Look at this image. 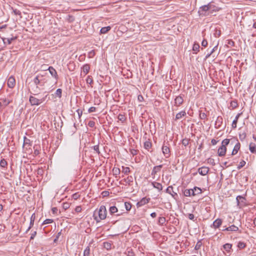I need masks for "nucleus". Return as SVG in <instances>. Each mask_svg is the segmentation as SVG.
Masks as SVG:
<instances>
[{
	"label": "nucleus",
	"instance_id": "obj_11",
	"mask_svg": "<svg viewBox=\"0 0 256 256\" xmlns=\"http://www.w3.org/2000/svg\"><path fill=\"white\" fill-rule=\"evenodd\" d=\"M150 200V198H143L140 201H139L136 205L138 206H142L148 204Z\"/></svg>",
	"mask_w": 256,
	"mask_h": 256
},
{
	"label": "nucleus",
	"instance_id": "obj_51",
	"mask_svg": "<svg viewBox=\"0 0 256 256\" xmlns=\"http://www.w3.org/2000/svg\"><path fill=\"white\" fill-rule=\"evenodd\" d=\"M112 171L114 175L118 174L120 173V170L118 168H114Z\"/></svg>",
	"mask_w": 256,
	"mask_h": 256
},
{
	"label": "nucleus",
	"instance_id": "obj_1",
	"mask_svg": "<svg viewBox=\"0 0 256 256\" xmlns=\"http://www.w3.org/2000/svg\"><path fill=\"white\" fill-rule=\"evenodd\" d=\"M106 206H101L98 211H94V219L97 222H100L101 220H104L106 218Z\"/></svg>",
	"mask_w": 256,
	"mask_h": 256
},
{
	"label": "nucleus",
	"instance_id": "obj_50",
	"mask_svg": "<svg viewBox=\"0 0 256 256\" xmlns=\"http://www.w3.org/2000/svg\"><path fill=\"white\" fill-rule=\"evenodd\" d=\"M54 222L52 219H46L42 223V224H51Z\"/></svg>",
	"mask_w": 256,
	"mask_h": 256
},
{
	"label": "nucleus",
	"instance_id": "obj_64",
	"mask_svg": "<svg viewBox=\"0 0 256 256\" xmlns=\"http://www.w3.org/2000/svg\"><path fill=\"white\" fill-rule=\"evenodd\" d=\"M188 218L189 219L191 220H193L194 219V215L192 214H189L188 215Z\"/></svg>",
	"mask_w": 256,
	"mask_h": 256
},
{
	"label": "nucleus",
	"instance_id": "obj_22",
	"mask_svg": "<svg viewBox=\"0 0 256 256\" xmlns=\"http://www.w3.org/2000/svg\"><path fill=\"white\" fill-rule=\"evenodd\" d=\"M16 37L15 36V37H12V38H2V40L4 41V44H6V42H7L8 44H10L12 42L16 40Z\"/></svg>",
	"mask_w": 256,
	"mask_h": 256
},
{
	"label": "nucleus",
	"instance_id": "obj_42",
	"mask_svg": "<svg viewBox=\"0 0 256 256\" xmlns=\"http://www.w3.org/2000/svg\"><path fill=\"white\" fill-rule=\"evenodd\" d=\"M62 90L60 88H58L56 90V92L55 93L56 95L58 96V98L62 97Z\"/></svg>",
	"mask_w": 256,
	"mask_h": 256
},
{
	"label": "nucleus",
	"instance_id": "obj_19",
	"mask_svg": "<svg viewBox=\"0 0 256 256\" xmlns=\"http://www.w3.org/2000/svg\"><path fill=\"white\" fill-rule=\"evenodd\" d=\"M184 194L186 196H194V191L192 189L185 190L184 192Z\"/></svg>",
	"mask_w": 256,
	"mask_h": 256
},
{
	"label": "nucleus",
	"instance_id": "obj_28",
	"mask_svg": "<svg viewBox=\"0 0 256 256\" xmlns=\"http://www.w3.org/2000/svg\"><path fill=\"white\" fill-rule=\"evenodd\" d=\"M90 66L88 64H84L82 67L83 72L85 74H86L90 70Z\"/></svg>",
	"mask_w": 256,
	"mask_h": 256
},
{
	"label": "nucleus",
	"instance_id": "obj_35",
	"mask_svg": "<svg viewBox=\"0 0 256 256\" xmlns=\"http://www.w3.org/2000/svg\"><path fill=\"white\" fill-rule=\"evenodd\" d=\"M122 172L124 173V174H128L130 172V169L128 167L122 166Z\"/></svg>",
	"mask_w": 256,
	"mask_h": 256
},
{
	"label": "nucleus",
	"instance_id": "obj_27",
	"mask_svg": "<svg viewBox=\"0 0 256 256\" xmlns=\"http://www.w3.org/2000/svg\"><path fill=\"white\" fill-rule=\"evenodd\" d=\"M194 191V196H196L198 194H200L202 192V190L200 188L195 186L193 189H192Z\"/></svg>",
	"mask_w": 256,
	"mask_h": 256
},
{
	"label": "nucleus",
	"instance_id": "obj_23",
	"mask_svg": "<svg viewBox=\"0 0 256 256\" xmlns=\"http://www.w3.org/2000/svg\"><path fill=\"white\" fill-rule=\"evenodd\" d=\"M124 182L126 183V184L130 186L132 184V182H133V178L132 176H128L126 178L124 179Z\"/></svg>",
	"mask_w": 256,
	"mask_h": 256
},
{
	"label": "nucleus",
	"instance_id": "obj_55",
	"mask_svg": "<svg viewBox=\"0 0 256 256\" xmlns=\"http://www.w3.org/2000/svg\"><path fill=\"white\" fill-rule=\"evenodd\" d=\"M61 234H62V232H61V231L58 233V234H57V235H56V238H55L54 239V242H56L58 241V239L59 237L60 236V235H61Z\"/></svg>",
	"mask_w": 256,
	"mask_h": 256
},
{
	"label": "nucleus",
	"instance_id": "obj_18",
	"mask_svg": "<svg viewBox=\"0 0 256 256\" xmlns=\"http://www.w3.org/2000/svg\"><path fill=\"white\" fill-rule=\"evenodd\" d=\"M249 150L252 154H256V144L250 142L249 145Z\"/></svg>",
	"mask_w": 256,
	"mask_h": 256
},
{
	"label": "nucleus",
	"instance_id": "obj_14",
	"mask_svg": "<svg viewBox=\"0 0 256 256\" xmlns=\"http://www.w3.org/2000/svg\"><path fill=\"white\" fill-rule=\"evenodd\" d=\"M222 220L220 218H217L212 224L213 228H218L222 225Z\"/></svg>",
	"mask_w": 256,
	"mask_h": 256
},
{
	"label": "nucleus",
	"instance_id": "obj_15",
	"mask_svg": "<svg viewBox=\"0 0 256 256\" xmlns=\"http://www.w3.org/2000/svg\"><path fill=\"white\" fill-rule=\"evenodd\" d=\"M162 167V164L154 166L153 168V170H152V176L156 175L157 174V172L160 171Z\"/></svg>",
	"mask_w": 256,
	"mask_h": 256
},
{
	"label": "nucleus",
	"instance_id": "obj_59",
	"mask_svg": "<svg viewBox=\"0 0 256 256\" xmlns=\"http://www.w3.org/2000/svg\"><path fill=\"white\" fill-rule=\"evenodd\" d=\"M208 45V42L206 40H204L202 42V46L206 47Z\"/></svg>",
	"mask_w": 256,
	"mask_h": 256
},
{
	"label": "nucleus",
	"instance_id": "obj_54",
	"mask_svg": "<svg viewBox=\"0 0 256 256\" xmlns=\"http://www.w3.org/2000/svg\"><path fill=\"white\" fill-rule=\"evenodd\" d=\"M88 126L90 128H93L95 126V122L94 121L90 120L88 122Z\"/></svg>",
	"mask_w": 256,
	"mask_h": 256
},
{
	"label": "nucleus",
	"instance_id": "obj_8",
	"mask_svg": "<svg viewBox=\"0 0 256 256\" xmlns=\"http://www.w3.org/2000/svg\"><path fill=\"white\" fill-rule=\"evenodd\" d=\"M209 172V168L206 166H202L198 169V173L202 176H206Z\"/></svg>",
	"mask_w": 256,
	"mask_h": 256
},
{
	"label": "nucleus",
	"instance_id": "obj_38",
	"mask_svg": "<svg viewBox=\"0 0 256 256\" xmlns=\"http://www.w3.org/2000/svg\"><path fill=\"white\" fill-rule=\"evenodd\" d=\"M90 253V248L87 246L84 250V256H89Z\"/></svg>",
	"mask_w": 256,
	"mask_h": 256
},
{
	"label": "nucleus",
	"instance_id": "obj_41",
	"mask_svg": "<svg viewBox=\"0 0 256 256\" xmlns=\"http://www.w3.org/2000/svg\"><path fill=\"white\" fill-rule=\"evenodd\" d=\"M125 208L126 210L128 211L131 209L132 204L130 202H124Z\"/></svg>",
	"mask_w": 256,
	"mask_h": 256
},
{
	"label": "nucleus",
	"instance_id": "obj_61",
	"mask_svg": "<svg viewBox=\"0 0 256 256\" xmlns=\"http://www.w3.org/2000/svg\"><path fill=\"white\" fill-rule=\"evenodd\" d=\"M75 210L77 212H80L82 211V208L80 206H78L76 208Z\"/></svg>",
	"mask_w": 256,
	"mask_h": 256
},
{
	"label": "nucleus",
	"instance_id": "obj_34",
	"mask_svg": "<svg viewBox=\"0 0 256 256\" xmlns=\"http://www.w3.org/2000/svg\"><path fill=\"white\" fill-rule=\"evenodd\" d=\"M48 70H49L50 72V73L52 76H56V72L55 70V69L52 67H50Z\"/></svg>",
	"mask_w": 256,
	"mask_h": 256
},
{
	"label": "nucleus",
	"instance_id": "obj_4",
	"mask_svg": "<svg viewBox=\"0 0 256 256\" xmlns=\"http://www.w3.org/2000/svg\"><path fill=\"white\" fill-rule=\"evenodd\" d=\"M28 141H30L29 140L27 139L26 137L24 138V142L23 145V148L24 150V153L26 155V157L28 156L30 158L31 155L32 154V150L30 148V144H28Z\"/></svg>",
	"mask_w": 256,
	"mask_h": 256
},
{
	"label": "nucleus",
	"instance_id": "obj_40",
	"mask_svg": "<svg viewBox=\"0 0 256 256\" xmlns=\"http://www.w3.org/2000/svg\"><path fill=\"white\" fill-rule=\"evenodd\" d=\"M118 119L119 120L121 121L122 122H124L126 120V117L124 114H119L118 116Z\"/></svg>",
	"mask_w": 256,
	"mask_h": 256
},
{
	"label": "nucleus",
	"instance_id": "obj_6",
	"mask_svg": "<svg viewBox=\"0 0 256 256\" xmlns=\"http://www.w3.org/2000/svg\"><path fill=\"white\" fill-rule=\"evenodd\" d=\"M237 204L238 206H242L246 205V199L241 196H238L236 198Z\"/></svg>",
	"mask_w": 256,
	"mask_h": 256
},
{
	"label": "nucleus",
	"instance_id": "obj_29",
	"mask_svg": "<svg viewBox=\"0 0 256 256\" xmlns=\"http://www.w3.org/2000/svg\"><path fill=\"white\" fill-rule=\"evenodd\" d=\"M0 102H2V106L4 107L7 106L10 103V100L6 98L0 99Z\"/></svg>",
	"mask_w": 256,
	"mask_h": 256
},
{
	"label": "nucleus",
	"instance_id": "obj_57",
	"mask_svg": "<svg viewBox=\"0 0 256 256\" xmlns=\"http://www.w3.org/2000/svg\"><path fill=\"white\" fill-rule=\"evenodd\" d=\"M130 152L133 156H135L137 154L138 151L137 150L132 148L130 150Z\"/></svg>",
	"mask_w": 256,
	"mask_h": 256
},
{
	"label": "nucleus",
	"instance_id": "obj_33",
	"mask_svg": "<svg viewBox=\"0 0 256 256\" xmlns=\"http://www.w3.org/2000/svg\"><path fill=\"white\" fill-rule=\"evenodd\" d=\"M8 165L7 162L4 159L1 160L0 162V166L2 168H6Z\"/></svg>",
	"mask_w": 256,
	"mask_h": 256
},
{
	"label": "nucleus",
	"instance_id": "obj_53",
	"mask_svg": "<svg viewBox=\"0 0 256 256\" xmlns=\"http://www.w3.org/2000/svg\"><path fill=\"white\" fill-rule=\"evenodd\" d=\"M218 48V46H216L206 56V58L209 57Z\"/></svg>",
	"mask_w": 256,
	"mask_h": 256
},
{
	"label": "nucleus",
	"instance_id": "obj_17",
	"mask_svg": "<svg viewBox=\"0 0 256 256\" xmlns=\"http://www.w3.org/2000/svg\"><path fill=\"white\" fill-rule=\"evenodd\" d=\"M238 230V227L234 225H232L231 226L222 230H224V231L226 230V231H230V232H236Z\"/></svg>",
	"mask_w": 256,
	"mask_h": 256
},
{
	"label": "nucleus",
	"instance_id": "obj_60",
	"mask_svg": "<svg viewBox=\"0 0 256 256\" xmlns=\"http://www.w3.org/2000/svg\"><path fill=\"white\" fill-rule=\"evenodd\" d=\"M77 112H78V118H80L81 116H82V111L80 109H78L77 110H76Z\"/></svg>",
	"mask_w": 256,
	"mask_h": 256
},
{
	"label": "nucleus",
	"instance_id": "obj_3",
	"mask_svg": "<svg viewBox=\"0 0 256 256\" xmlns=\"http://www.w3.org/2000/svg\"><path fill=\"white\" fill-rule=\"evenodd\" d=\"M214 7V5L210 2L208 4L200 6L199 8L198 12L200 15L206 16V12L208 11L214 10L212 9Z\"/></svg>",
	"mask_w": 256,
	"mask_h": 256
},
{
	"label": "nucleus",
	"instance_id": "obj_39",
	"mask_svg": "<svg viewBox=\"0 0 256 256\" xmlns=\"http://www.w3.org/2000/svg\"><path fill=\"white\" fill-rule=\"evenodd\" d=\"M238 106V104L236 101H232L230 104V107H231L232 109L236 108Z\"/></svg>",
	"mask_w": 256,
	"mask_h": 256
},
{
	"label": "nucleus",
	"instance_id": "obj_43",
	"mask_svg": "<svg viewBox=\"0 0 256 256\" xmlns=\"http://www.w3.org/2000/svg\"><path fill=\"white\" fill-rule=\"evenodd\" d=\"M166 222V218L164 217H160L158 218V223L162 225L164 224Z\"/></svg>",
	"mask_w": 256,
	"mask_h": 256
},
{
	"label": "nucleus",
	"instance_id": "obj_5",
	"mask_svg": "<svg viewBox=\"0 0 256 256\" xmlns=\"http://www.w3.org/2000/svg\"><path fill=\"white\" fill-rule=\"evenodd\" d=\"M44 92V84H40L38 85H33V94L39 95Z\"/></svg>",
	"mask_w": 256,
	"mask_h": 256
},
{
	"label": "nucleus",
	"instance_id": "obj_45",
	"mask_svg": "<svg viewBox=\"0 0 256 256\" xmlns=\"http://www.w3.org/2000/svg\"><path fill=\"white\" fill-rule=\"evenodd\" d=\"M189 144V140L188 138H184L182 140V144L185 146H187Z\"/></svg>",
	"mask_w": 256,
	"mask_h": 256
},
{
	"label": "nucleus",
	"instance_id": "obj_30",
	"mask_svg": "<svg viewBox=\"0 0 256 256\" xmlns=\"http://www.w3.org/2000/svg\"><path fill=\"white\" fill-rule=\"evenodd\" d=\"M111 214H113L118 212V208L115 206H110L109 210Z\"/></svg>",
	"mask_w": 256,
	"mask_h": 256
},
{
	"label": "nucleus",
	"instance_id": "obj_47",
	"mask_svg": "<svg viewBox=\"0 0 256 256\" xmlns=\"http://www.w3.org/2000/svg\"><path fill=\"white\" fill-rule=\"evenodd\" d=\"M238 246L240 248H244L246 247V244H245V243H244V242H240L238 243Z\"/></svg>",
	"mask_w": 256,
	"mask_h": 256
},
{
	"label": "nucleus",
	"instance_id": "obj_2",
	"mask_svg": "<svg viewBox=\"0 0 256 256\" xmlns=\"http://www.w3.org/2000/svg\"><path fill=\"white\" fill-rule=\"evenodd\" d=\"M230 142V140L226 138L222 142V146L218 148V154L219 156H224L226 155V146Z\"/></svg>",
	"mask_w": 256,
	"mask_h": 256
},
{
	"label": "nucleus",
	"instance_id": "obj_12",
	"mask_svg": "<svg viewBox=\"0 0 256 256\" xmlns=\"http://www.w3.org/2000/svg\"><path fill=\"white\" fill-rule=\"evenodd\" d=\"M184 102V100L182 96H178L174 100V104L175 105L177 106H180Z\"/></svg>",
	"mask_w": 256,
	"mask_h": 256
},
{
	"label": "nucleus",
	"instance_id": "obj_36",
	"mask_svg": "<svg viewBox=\"0 0 256 256\" xmlns=\"http://www.w3.org/2000/svg\"><path fill=\"white\" fill-rule=\"evenodd\" d=\"M199 48H200L199 44L194 43L193 45L192 50L194 52H197L199 51Z\"/></svg>",
	"mask_w": 256,
	"mask_h": 256
},
{
	"label": "nucleus",
	"instance_id": "obj_9",
	"mask_svg": "<svg viewBox=\"0 0 256 256\" xmlns=\"http://www.w3.org/2000/svg\"><path fill=\"white\" fill-rule=\"evenodd\" d=\"M16 84V80L12 76H10L8 80V86L10 88H13Z\"/></svg>",
	"mask_w": 256,
	"mask_h": 256
},
{
	"label": "nucleus",
	"instance_id": "obj_24",
	"mask_svg": "<svg viewBox=\"0 0 256 256\" xmlns=\"http://www.w3.org/2000/svg\"><path fill=\"white\" fill-rule=\"evenodd\" d=\"M186 115V112L185 111H182L178 113L176 116V120H179L182 117Z\"/></svg>",
	"mask_w": 256,
	"mask_h": 256
},
{
	"label": "nucleus",
	"instance_id": "obj_26",
	"mask_svg": "<svg viewBox=\"0 0 256 256\" xmlns=\"http://www.w3.org/2000/svg\"><path fill=\"white\" fill-rule=\"evenodd\" d=\"M232 245L230 244H226L223 246L224 249L228 252H230Z\"/></svg>",
	"mask_w": 256,
	"mask_h": 256
},
{
	"label": "nucleus",
	"instance_id": "obj_31",
	"mask_svg": "<svg viewBox=\"0 0 256 256\" xmlns=\"http://www.w3.org/2000/svg\"><path fill=\"white\" fill-rule=\"evenodd\" d=\"M32 80L30 78H28L26 81V85L28 86V91L30 92V87L31 86Z\"/></svg>",
	"mask_w": 256,
	"mask_h": 256
},
{
	"label": "nucleus",
	"instance_id": "obj_58",
	"mask_svg": "<svg viewBox=\"0 0 256 256\" xmlns=\"http://www.w3.org/2000/svg\"><path fill=\"white\" fill-rule=\"evenodd\" d=\"M200 116L201 119H205L206 118V115L205 114V113H200Z\"/></svg>",
	"mask_w": 256,
	"mask_h": 256
},
{
	"label": "nucleus",
	"instance_id": "obj_52",
	"mask_svg": "<svg viewBox=\"0 0 256 256\" xmlns=\"http://www.w3.org/2000/svg\"><path fill=\"white\" fill-rule=\"evenodd\" d=\"M240 138L241 140H243L246 137V134L244 132H243L242 134H239Z\"/></svg>",
	"mask_w": 256,
	"mask_h": 256
},
{
	"label": "nucleus",
	"instance_id": "obj_32",
	"mask_svg": "<svg viewBox=\"0 0 256 256\" xmlns=\"http://www.w3.org/2000/svg\"><path fill=\"white\" fill-rule=\"evenodd\" d=\"M152 146V143L150 142L146 141L144 143V147L146 149L149 150Z\"/></svg>",
	"mask_w": 256,
	"mask_h": 256
},
{
	"label": "nucleus",
	"instance_id": "obj_49",
	"mask_svg": "<svg viewBox=\"0 0 256 256\" xmlns=\"http://www.w3.org/2000/svg\"><path fill=\"white\" fill-rule=\"evenodd\" d=\"M92 148H93L94 150H95L98 154H100V151L99 150V146L98 144L92 147Z\"/></svg>",
	"mask_w": 256,
	"mask_h": 256
},
{
	"label": "nucleus",
	"instance_id": "obj_63",
	"mask_svg": "<svg viewBox=\"0 0 256 256\" xmlns=\"http://www.w3.org/2000/svg\"><path fill=\"white\" fill-rule=\"evenodd\" d=\"M126 254L128 256H134V254L132 250L128 251Z\"/></svg>",
	"mask_w": 256,
	"mask_h": 256
},
{
	"label": "nucleus",
	"instance_id": "obj_56",
	"mask_svg": "<svg viewBox=\"0 0 256 256\" xmlns=\"http://www.w3.org/2000/svg\"><path fill=\"white\" fill-rule=\"evenodd\" d=\"M96 110V108L94 106H92L90 108H89V109L88 110V112L89 113H90V112H95Z\"/></svg>",
	"mask_w": 256,
	"mask_h": 256
},
{
	"label": "nucleus",
	"instance_id": "obj_48",
	"mask_svg": "<svg viewBox=\"0 0 256 256\" xmlns=\"http://www.w3.org/2000/svg\"><path fill=\"white\" fill-rule=\"evenodd\" d=\"M202 244V242L200 241H198L196 244V246L194 248L195 250H199Z\"/></svg>",
	"mask_w": 256,
	"mask_h": 256
},
{
	"label": "nucleus",
	"instance_id": "obj_13",
	"mask_svg": "<svg viewBox=\"0 0 256 256\" xmlns=\"http://www.w3.org/2000/svg\"><path fill=\"white\" fill-rule=\"evenodd\" d=\"M40 98H37L33 97V105H38L42 103L44 99V95L40 96Z\"/></svg>",
	"mask_w": 256,
	"mask_h": 256
},
{
	"label": "nucleus",
	"instance_id": "obj_62",
	"mask_svg": "<svg viewBox=\"0 0 256 256\" xmlns=\"http://www.w3.org/2000/svg\"><path fill=\"white\" fill-rule=\"evenodd\" d=\"M104 244V247L106 248L107 249H108V248H110V246H111L110 244L108 242H106Z\"/></svg>",
	"mask_w": 256,
	"mask_h": 256
},
{
	"label": "nucleus",
	"instance_id": "obj_44",
	"mask_svg": "<svg viewBox=\"0 0 256 256\" xmlns=\"http://www.w3.org/2000/svg\"><path fill=\"white\" fill-rule=\"evenodd\" d=\"M86 82L87 84H91L93 82L92 78L90 76H88L86 79Z\"/></svg>",
	"mask_w": 256,
	"mask_h": 256
},
{
	"label": "nucleus",
	"instance_id": "obj_10",
	"mask_svg": "<svg viewBox=\"0 0 256 256\" xmlns=\"http://www.w3.org/2000/svg\"><path fill=\"white\" fill-rule=\"evenodd\" d=\"M166 192L170 194L174 198H176V196H178L176 192H174L173 187L169 186L166 190Z\"/></svg>",
	"mask_w": 256,
	"mask_h": 256
},
{
	"label": "nucleus",
	"instance_id": "obj_20",
	"mask_svg": "<svg viewBox=\"0 0 256 256\" xmlns=\"http://www.w3.org/2000/svg\"><path fill=\"white\" fill-rule=\"evenodd\" d=\"M162 150L164 155H165L166 157L168 158V156L166 155L168 154V156L169 154V153L170 152L169 148L166 146L164 145L162 147Z\"/></svg>",
	"mask_w": 256,
	"mask_h": 256
},
{
	"label": "nucleus",
	"instance_id": "obj_25",
	"mask_svg": "<svg viewBox=\"0 0 256 256\" xmlns=\"http://www.w3.org/2000/svg\"><path fill=\"white\" fill-rule=\"evenodd\" d=\"M110 29L111 27L110 26L103 27L100 29V32L102 34H105L107 33Z\"/></svg>",
	"mask_w": 256,
	"mask_h": 256
},
{
	"label": "nucleus",
	"instance_id": "obj_16",
	"mask_svg": "<svg viewBox=\"0 0 256 256\" xmlns=\"http://www.w3.org/2000/svg\"><path fill=\"white\" fill-rule=\"evenodd\" d=\"M152 186L156 188L158 191H160L162 190V186L160 183L154 182H152Z\"/></svg>",
	"mask_w": 256,
	"mask_h": 256
},
{
	"label": "nucleus",
	"instance_id": "obj_46",
	"mask_svg": "<svg viewBox=\"0 0 256 256\" xmlns=\"http://www.w3.org/2000/svg\"><path fill=\"white\" fill-rule=\"evenodd\" d=\"M246 164V162L244 160H242L240 162L238 166V170L242 168L244 165Z\"/></svg>",
	"mask_w": 256,
	"mask_h": 256
},
{
	"label": "nucleus",
	"instance_id": "obj_7",
	"mask_svg": "<svg viewBox=\"0 0 256 256\" xmlns=\"http://www.w3.org/2000/svg\"><path fill=\"white\" fill-rule=\"evenodd\" d=\"M236 140V143L235 144V145L234 146V148H233V150H232V154H231L232 156L236 155L238 152V150H240V142L238 141V140Z\"/></svg>",
	"mask_w": 256,
	"mask_h": 256
},
{
	"label": "nucleus",
	"instance_id": "obj_37",
	"mask_svg": "<svg viewBox=\"0 0 256 256\" xmlns=\"http://www.w3.org/2000/svg\"><path fill=\"white\" fill-rule=\"evenodd\" d=\"M34 85H38V84H43L44 83L41 82L38 78V76H36L34 80Z\"/></svg>",
	"mask_w": 256,
	"mask_h": 256
},
{
	"label": "nucleus",
	"instance_id": "obj_21",
	"mask_svg": "<svg viewBox=\"0 0 256 256\" xmlns=\"http://www.w3.org/2000/svg\"><path fill=\"white\" fill-rule=\"evenodd\" d=\"M241 114H242L241 113L238 114L236 116L235 119L233 120L232 124V126L233 128H236V124L238 122V119L239 117L241 115Z\"/></svg>",
	"mask_w": 256,
	"mask_h": 256
}]
</instances>
